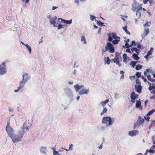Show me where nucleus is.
I'll use <instances>...</instances> for the list:
<instances>
[{"mask_svg":"<svg viewBox=\"0 0 155 155\" xmlns=\"http://www.w3.org/2000/svg\"><path fill=\"white\" fill-rule=\"evenodd\" d=\"M115 120V119L110 117H104L102 119L101 123L103 124H106V127H107L111 125Z\"/></svg>","mask_w":155,"mask_h":155,"instance_id":"1","label":"nucleus"},{"mask_svg":"<svg viewBox=\"0 0 155 155\" xmlns=\"http://www.w3.org/2000/svg\"><path fill=\"white\" fill-rule=\"evenodd\" d=\"M63 95L67 96L70 102L74 100V96L72 90L70 88L66 87L64 89Z\"/></svg>","mask_w":155,"mask_h":155,"instance_id":"2","label":"nucleus"},{"mask_svg":"<svg viewBox=\"0 0 155 155\" xmlns=\"http://www.w3.org/2000/svg\"><path fill=\"white\" fill-rule=\"evenodd\" d=\"M23 136V134L22 133L20 130H19L18 134H13L10 137L11 138L12 142L15 143L21 140Z\"/></svg>","mask_w":155,"mask_h":155,"instance_id":"3","label":"nucleus"},{"mask_svg":"<svg viewBox=\"0 0 155 155\" xmlns=\"http://www.w3.org/2000/svg\"><path fill=\"white\" fill-rule=\"evenodd\" d=\"M144 122V120L140 116L138 117V119L135 122L134 125L133 129H135L136 128H138L140 126L143 124Z\"/></svg>","mask_w":155,"mask_h":155,"instance_id":"4","label":"nucleus"},{"mask_svg":"<svg viewBox=\"0 0 155 155\" xmlns=\"http://www.w3.org/2000/svg\"><path fill=\"white\" fill-rule=\"evenodd\" d=\"M5 63L3 62L0 65V75H3L5 74L7 72Z\"/></svg>","mask_w":155,"mask_h":155,"instance_id":"5","label":"nucleus"},{"mask_svg":"<svg viewBox=\"0 0 155 155\" xmlns=\"http://www.w3.org/2000/svg\"><path fill=\"white\" fill-rule=\"evenodd\" d=\"M105 49L107 50H109V51L110 53H113L114 52V48L113 45L110 42L107 43Z\"/></svg>","mask_w":155,"mask_h":155,"instance_id":"6","label":"nucleus"},{"mask_svg":"<svg viewBox=\"0 0 155 155\" xmlns=\"http://www.w3.org/2000/svg\"><path fill=\"white\" fill-rule=\"evenodd\" d=\"M6 130L8 135L10 137L14 133L13 129L10 126L9 122L8 121L6 127Z\"/></svg>","mask_w":155,"mask_h":155,"instance_id":"7","label":"nucleus"},{"mask_svg":"<svg viewBox=\"0 0 155 155\" xmlns=\"http://www.w3.org/2000/svg\"><path fill=\"white\" fill-rule=\"evenodd\" d=\"M22 79L21 81L25 84L31 78V77L28 73H24L22 76Z\"/></svg>","mask_w":155,"mask_h":155,"instance_id":"8","label":"nucleus"},{"mask_svg":"<svg viewBox=\"0 0 155 155\" xmlns=\"http://www.w3.org/2000/svg\"><path fill=\"white\" fill-rule=\"evenodd\" d=\"M26 122H25L23 124L22 127H21V130H20L22 133L24 135L25 133V130H28L30 129V127L28 126L26 124Z\"/></svg>","mask_w":155,"mask_h":155,"instance_id":"9","label":"nucleus"},{"mask_svg":"<svg viewBox=\"0 0 155 155\" xmlns=\"http://www.w3.org/2000/svg\"><path fill=\"white\" fill-rule=\"evenodd\" d=\"M25 84L24 83H22V81H21L19 83V86L18 87L17 89L14 90V92L17 93L20 91V92H21L23 91L21 89L24 86Z\"/></svg>","mask_w":155,"mask_h":155,"instance_id":"10","label":"nucleus"},{"mask_svg":"<svg viewBox=\"0 0 155 155\" xmlns=\"http://www.w3.org/2000/svg\"><path fill=\"white\" fill-rule=\"evenodd\" d=\"M89 88L85 89H82L79 91L78 94L80 95H83L84 94H87L89 92Z\"/></svg>","mask_w":155,"mask_h":155,"instance_id":"11","label":"nucleus"},{"mask_svg":"<svg viewBox=\"0 0 155 155\" xmlns=\"http://www.w3.org/2000/svg\"><path fill=\"white\" fill-rule=\"evenodd\" d=\"M138 132L137 130H134L129 131L128 134L131 137H134L136 136L138 134Z\"/></svg>","mask_w":155,"mask_h":155,"instance_id":"12","label":"nucleus"},{"mask_svg":"<svg viewBox=\"0 0 155 155\" xmlns=\"http://www.w3.org/2000/svg\"><path fill=\"white\" fill-rule=\"evenodd\" d=\"M149 30L148 28H145L144 29L143 33L141 34V36L142 38H144L149 33Z\"/></svg>","mask_w":155,"mask_h":155,"instance_id":"13","label":"nucleus"},{"mask_svg":"<svg viewBox=\"0 0 155 155\" xmlns=\"http://www.w3.org/2000/svg\"><path fill=\"white\" fill-rule=\"evenodd\" d=\"M58 19L59 20L60 19L61 20L62 22H63V23H64L68 24L70 25V24H71L72 23V19L68 20H66L65 19H63V18H58Z\"/></svg>","mask_w":155,"mask_h":155,"instance_id":"14","label":"nucleus"},{"mask_svg":"<svg viewBox=\"0 0 155 155\" xmlns=\"http://www.w3.org/2000/svg\"><path fill=\"white\" fill-rule=\"evenodd\" d=\"M40 150L41 153L44 154H46L47 153V150L46 147L42 146L40 148Z\"/></svg>","mask_w":155,"mask_h":155,"instance_id":"15","label":"nucleus"},{"mask_svg":"<svg viewBox=\"0 0 155 155\" xmlns=\"http://www.w3.org/2000/svg\"><path fill=\"white\" fill-rule=\"evenodd\" d=\"M135 87L136 91L139 93H140L141 92V90L142 88V86L140 85H135Z\"/></svg>","mask_w":155,"mask_h":155,"instance_id":"16","label":"nucleus"},{"mask_svg":"<svg viewBox=\"0 0 155 155\" xmlns=\"http://www.w3.org/2000/svg\"><path fill=\"white\" fill-rule=\"evenodd\" d=\"M147 151H148L149 153H153L155 152V145H153L150 148V149H147Z\"/></svg>","mask_w":155,"mask_h":155,"instance_id":"17","label":"nucleus"},{"mask_svg":"<svg viewBox=\"0 0 155 155\" xmlns=\"http://www.w3.org/2000/svg\"><path fill=\"white\" fill-rule=\"evenodd\" d=\"M57 17L56 16H54L53 18L50 19L49 21L50 23L52 24H54L55 23V20L57 19Z\"/></svg>","mask_w":155,"mask_h":155,"instance_id":"18","label":"nucleus"},{"mask_svg":"<svg viewBox=\"0 0 155 155\" xmlns=\"http://www.w3.org/2000/svg\"><path fill=\"white\" fill-rule=\"evenodd\" d=\"M139 95L138 94H136L135 92L133 91L131 93L130 95V98H131L132 97L133 98H135V99H137Z\"/></svg>","mask_w":155,"mask_h":155,"instance_id":"19","label":"nucleus"},{"mask_svg":"<svg viewBox=\"0 0 155 155\" xmlns=\"http://www.w3.org/2000/svg\"><path fill=\"white\" fill-rule=\"evenodd\" d=\"M104 61L105 64H107L108 65L110 63V60L109 57H105Z\"/></svg>","mask_w":155,"mask_h":155,"instance_id":"20","label":"nucleus"},{"mask_svg":"<svg viewBox=\"0 0 155 155\" xmlns=\"http://www.w3.org/2000/svg\"><path fill=\"white\" fill-rule=\"evenodd\" d=\"M138 54H136L135 53H134L132 55V57L135 60H138L140 58L138 56Z\"/></svg>","mask_w":155,"mask_h":155,"instance_id":"21","label":"nucleus"},{"mask_svg":"<svg viewBox=\"0 0 155 155\" xmlns=\"http://www.w3.org/2000/svg\"><path fill=\"white\" fill-rule=\"evenodd\" d=\"M109 101V99H107L105 101H101L100 103V104L103 106V107H104L105 105Z\"/></svg>","mask_w":155,"mask_h":155,"instance_id":"22","label":"nucleus"},{"mask_svg":"<svg viewBox=\"0 0 155 155\" xmlns=\"http://www.w3.org/2000/svg\"><path fill=\"white\" fill-rule=\"evenodd\" d=\"M142 7L140 6L139 7L136 11V15H139V17L141 16V13L140 12V10L142 9Z\"/></svg>","mask_w":155,"mask_h":155,"instance_id":"23","label":"nucleus"},{"mask_svg":"<svg viewBox=\"0 0 155 155\" xmlns=\"http://www.w3.org/2000/svg\"><path fill=\"white\" fill-rule=\"evenodd\" d=\"M131 50L132 52H133L134 51L137 54H138L139 53V49L136 48H132L131 49Z\"/></svg>","mask_w":155,"mask_h":155,"instance_id":"24","label":"nucleus"},{"mask_svg":"<svg viewBox=\"0 0 155 155\" xmlns=\"http://www.w3.org/2000/svg\"><path fill=\"white\" fill-rule=\"evenodd\" d=\"M112 38L114 39H120V38L119 37H118L117 35V34L115 33H112L111 34Z\"/></svg>","mask_w":155,"mask_h":155,"instance_id":"25","label":"nucleus"},{"mask_svg":"<svg viewBox=\"0 0 155 155\" xmlns=\"http://www.w3.org/2000/svg\"><path fill=\"white\" fill-rule=\"evenodd\" d=\"M121 59V57L120 55L118 56H115V57L113 59H112V61H119V60Z\"/></svg>","mask_w":155,"mask_h":155,"instance_id":"26","label":"nucleus"},{"mask_svg":"<svg viewBox=\"0 0 155 155\" xmlns=\"http://www.w3.org/2000/svg\"><path fill=\"white\" fill-rule=\"evenodd\" d=\"M74 87L76 91L77 92H78L79 90L81 89L79 85L78 84L75 85L74 86Z\"/></svg>","mask_w":155,"mask_h":155,"instance_id":"27","label":"nucleus"},{"mask_svg":"<svg viewBox=\"0 0 155 155\" xmlns=\"http://www.w3.org/2000/svg\"><path fill=\"white\" fill-rule=\"evenodd\" d=\"M80 2H85L86 0H79ZM74 3H75L78 6H79V0H75Z\"/></svg>","mask_w":155,"mask_h":155,"instance_id":"28","label":"nucleus"},{"mask_svg":"<svg viewBox=\"0 0 155 155\" xmlns=\"http://www.w3.org/2000/svg\"><path fill=\"white\" fill-rule=\"evenodd\" d=\"M141 102L140 101H137L136 103V108H139L140 107L141 105Z\"/></svg>","mask_w":155,"mask_h":155,"instance_id":"29","label":"nucleus"},{"mask_svg":"<svg viewBox=\"0 0 155 155\" xmlns=\"http://www.w3.org/2000/svg\"><path fill=\"white\" fill-rule=\"evenodd\" d=\"M123 61L124 62H127V55L126 54H124L123 55Z\"/></svg>","mask_w":155,"mask_h":155,"instance_id":"30","label":"nucleus"},{"mask_svg":"<svg viewBox=\"0 0 155 155\" xmlns=\"http://www.w3.org/2000/svg\"><path fill=\"white\" fill-rule=\"evenodd\" d=\"M125 31L126 33L128 35H130V32L127 31V27L126 26H125L124 27H123L122 28Z\"/></svg>","mask_w":155,"mask_h":155,"instance_id":"31","label":"nucleus"},{"mask_svg":"<svg viewBox=\"0 0 155 155\" xmlns=\"http://www.w3.org/2000/svg\"><path fill=\"white\" fill-rule=\"evenodd\" d=\"M25 46H26L28 50L29 53L30 54H31V48L30 46H29L27 44H26V45H25Z\"/></svg>","mask_w":155,"mask_h":155,"instance_id":"32","label":"nucleus"},{"mask_svg":"<svg viewBox=\"0 0 155 155\" xmlns=\"http://www.w3.org/2000/svg\"><path fill=\"white\" fill-rule=\"evenodd\" d=\"M142 67L143 66L142 65L140 64H138L136 65L135 69L137 70H139L142 68Z\"/></svg>","mask_w":155,"mask_h":155,"instance_id":"33","label":"nucleus"},{"mask_svg":"<svg viewBox=\"0 0 155 155\" xmlns=\"http://www.w3.org/2000/svg\"><path fill=\"white\" fill-rule=\"evenodd\" d=\"M138 61L136 62L135 61H132L130 62V65L134 68L136 64Z\"/></svg>","mask_w":155,"mask_h":155,"instance_id":"34","label":"nucleus"},{"mask_svg":"<svg viewBox=\"0 0 155 155\" xmlns=\"http://www.w3.org/2000/svg\"><path fill=\"white\" fill-rule=\"evenodd\" d=\"M107 35L108 36V40L110 42L112 40V38L110 33H108Z\"/></svg>","mask_w":155,"mask_h":155,"instance_id":"35","label":"nucleus"},{"mask_svg":"<svg viewBox=\"0 0 155 155\" xmlns=\"http://www.w3.org/2000/svg\"><path fill=\"white\" fill-rule=\"evenodd\" d=\"M81 41L83 42V43L84 44H86L87 43L86 41L84 35L82 36Z\"/></svg>","mask_w":155,"mask_h":155,"instance_id":"36","label":"nucleus"},{"mask_svg":"<svg viewBox=\"0 0 155 155\" xmlns=\"http://www.w3.org/2000/svg\"><path fill=\"white\" fill-rule=\"evenodd\" d=\"M119 41L120 39H115L112 41V42L114 45H115L117 44Z\"/></svg>","mask_w":155,"mask_h":155,"instance_id":"37","label":"nucleus"},{"mask_svg":"<svg viewBox=\"0 0 155 155\" xmlns=\"http://www.w3.org/2000/svg\"><path fill=\"white\" fill-rule=\"evenodd\" d=\"M155 111V110L154 109H153L150 111L147 114V115L149 116L152 114Z\"/></svg>","mask_w":155,"mask_h":155,"instance_id":"38","label":"nucleus"},{"mask_svg":"<svg viewBox=\"0 0 155 155\" xmlns=\"http://www.w3.org/2000/svg\"><path fill=\"white\" fill-rule=\"evenodd\" d=\"M114 63H115L119 67H120L121 66V64L120 63L119 61H113Z\"/></svg>","mask_w":155,"mask_h":155,"instance_id":"39","label":"nucleus"},{"mask_svg":"<svg viewBox=\"0 0 155 155\" xmlns=\"http://www.w3.org/2000/svg\"><path fill=\"white\" fill-rule=\"evenodd\" d=\"M90 19L92 21H93L94 20H95V18H96L94 16L90 15Z\"/></svg>","mask_w":155,"mask_h":155,"instance_id":"40","label":"nucleus"},{"mask_svg":"<svg viewBox=\"0 0 155 155\" xmlns=\"http://www.w3.org/2000/svg\"><path fill=\"white\" fill-rule=\"evenodd\" d=\"M97 25H99V26H105L104 25H103L104 23L102 22H101L100 21H97Z\"/></svg>","mask_w":155,"mask_h":155,"instance_id":"41","label":"nucleus"},{"mask_svg":"<svg viewBox=\"0 0 155 155\" xmlns=\"http://www.w3.org/2000/svg\"><path fill=\"white\" fill-rule=\"evenodd\" d=\"M141 74V73L140 72H136V74H135L136 77L138 78H139L140 77Z\"/></svg>","mask_w":155,"mask_h":155,"instance_id":"42","label":"nucleus"},{"mask_svg":"<svg viewBox=\"0 0 155 155\" xmlns=\"http://www.w3.org/2000/svg\"><path fill=\"white\" fill-rule=\"evenodd\" d=\"M107 110V109L106 108H104L102 111V112L101 113V115H102V114H103L104 113H106Z\"/></svg>","mask_w":155,"mask_h":155,"instance_id":"43","label":"nucleus"},{"mask_svg":"<svg viewBox=\"0 0 155 155\" xmlns=\"http://www.w3.org/2000/svg\"><path fill=\"white\" fill-rule=\"evenodd\" d=\"M150 22H147L145 23L144 25L143 26L144 27L150 26Z\"/></svg>","mask_w":155,"mask_h":155,"instance_id":"44","label":"nucleus"},{"mask_svg":"<svg viewBox=\"0 0 155 155\" xmlns=\"http://www.w3.org/2000/svg\"><path fill=\"white\" fill-rule=\"evenodd\" d=\"M106 127H101L99 128V130L101 131H103L105 130V128Z\"/></svg>","mask_w":155,"mask_h":155,"instance_id":"45","label":"nucleus"},{"mask_svg":"<svg viewBox=\"0 0 155 155\" xmlns=\"http://www.w3.org/2000/svg\"><path fill=\"white\" fill-rule=\"evenodd\" d=\"M125 47L126 48H129V45L128 43L127 42H126V43L125 44V45L123 46V47L124 48Z\"/></svg>","mask_w":155,"mask_h":155,"instance_id":"46","label":"nucleus"},{"mask_svg":"<svg viewBox=\"0 0 155 155\" xmlns=\"http://www.w3.org/2000/svg\"><path fill=\"white\" fill-rule=\"evenodd\" d=\"M64 28L63 25H62L61 24H60L58 26V29L59 30L61 28Z\"/></svg>","mask_w":155,"mask_h":155,"instance_id":"47","label":"nucleus"},{"mask_svg":"<svg viewBox=\"0 0 155 155\" xmlns=\"http://www.w3.org/2000/svg\"><path fill=\"white\" fill-rule=\"evenodd\" d=\"M52 149L53 150V155H57L58 154V153L57 151L54 150V148H53Z\"/></svg>","mask_w":155,"mask_h":155,"instance_id":"48","label":"nucleus"},{"mask_svg":"<svg viewBox=\"0 0 155 155\" xmlns=\"http://www.w3.org/2000/svg\"><path fill=\"white\" fill-rule=\"evenodd\" d=\"M148 89L150 91H151L153 89H155V86H150Z\"/></svg>","mask_w":155,"mask_h":155,"instance_id":"49","label":"nucleus"},{"mask_svg":"<svg viewBox=\"0 0 155 155\" xmlns=\"http://www.w3.org/2000/svg\"><path fill=\"white\" fill-rule=\"evenodd\" d=\"M119 94L117 93H115L114 94V97L115 99H117L119 98L118 96H119Z\"/></svg>","mask_w":155,"mask_h":155,"instance_id":"50","label":"nucleus"},{"mask_svg":"<svg viewBox=\"0 0 155 155\" xmlns=\"http://www.w3.org/2000/svg\"><path fill=\"white\" fill-rule=\"evenodd\" d=\"M136 83L137 84H138L139 85H140L139 84H141V82L138 79H137L136 80Z\"/></svg>","mask_w":155,"mask_h":155,"instance_id":"51","label":"nucleus"},{"mask_svg":"<svg viewBox=\"0 0 155 155\" xmlns=\"http://www.w3.org/2000/svg\"><path fill=\"white\" fill-rule=\"evenodd\" d=\"M150 118V117H149V116H147V117L145 116L144 117V119L145 120L147 121H149Z\"/></svg>","mask_w":155,"mask_h":155,"instance_id":"52","label":"nucleus"},{"mask_svg":"<svg viewBox=\"0 0 155 155\" xmlns=\"http://www.w3.org/2000/svg\"><path fill=\"white\" fill-rule=\"evenodd\" d=\"M141 78L142 79H143L144 80V81L145 82H147V79L143 75H142L141 77Z\"/></svg>","mask_w":155,"mask_h":155,"instance_id":"53","label":"nucleus"},{"mask_svg":"<svg viewBox=\"0 0 155 155\" xmlns=\"http://www.w3.org/2000/svg\"><path fill=\"white\" fill-rule=\"evenodd\" d=\"M136 9H137V8L136 7H135L133 5H132V10L133 11L135 12Z\"/></svg>","mask_w":155,"mask_h":155,"instance_id":"54","label":"nucleus"},{"mask_svg":"<svg viewBox=\"0 0 155 155\" xmlns=\"http://www.w3.org/2000/svg\"><path fill=\"white\" fill-rule=\"evenodd\" d=\"M131 99V101H130L131 102H132L133 104H134L135 103V98H133L132 97Z\"/></svg>","mask_w":155,"mask_h":155,"instance_id":"55","label":"nucleus"},{"mask_svg":"<svg viewBox=\"0 0 155 155\" xmlns=\"http://www.w3.org/2000/svg\"><path fill=\"white\" fill-rule=\"evenodd\" d=\"M137 47L139 48H140L142 47L143 49L144 48V47H143L142 45H141L140 43H139V44L137 45Z\"/></svg>","mask_w":155,"mask_h":155,"instance_id":"56","label":"nucleus"},{"mask_svg":"<svg viewBox=\"0 0 155 155\" xmlns=\"http://www.w3.org/2000/svg\"><path fill=\"white\" fill-rule=\"evenodd\" d=\"M147 78L148 79V80L149 81H150L151 80V76L149 74L147 76Z\"/></svg>","mask_w":155,"mask_h":155,"instance_id":"57","label":"nucleus"},{"mask_svg":"<svg viewBox=\"0 0 155 155\" xmlns=\"http://www.w3.org/2000/svg\"><path fill=\"white\" fill-rule=\"evenodd\" d=\"M73 146V145L72 144H71L70 145L69 149L68 150H72L73 149L72 147Z\"/></svg>","mask_w":155,"mask_h":155,"instance_id":"58","label":"nucleus"},{"mask_svg":"<svg viewBox=\"0 0 155 155\" xmlns=\"http://www.w3.org/2000/svg\"><path fill=\"white\" fill-rule=\"evenodd\" d=\"M152 54V53H151V51H148L147 55L149 56L151 55Z\"/></svg>","mask_w":155,"mask_h":155,"instance_id":"59","label":"nucleus"},{"mask_svg":"<svg viewBox=\"0 0 155 155\" xmlns=\"http://www.w3.org/2000/svg\"><path fill=\"white\" fill-rule=\"evenodd\" d=\"M126 51L127 52H128V53H131V54L132 53L131 52V51H130V49L129 48H127V49H126Z\"/></svg>","mask_w":155,"mask_h":155,"instance_id":"60","label":"nucleus"},{"mask_svg":"<svg viewBox=\"0 0 155 155\" xmlns=\"http://www.w3.org/2000/svg\"><path fill=\"white\" fill-rule=\"evenodd\" d=\"M131 44H132V45H134V46H135L136 45V44L135 42L134 41H132Z\"/></svg>","mask_w":155,"mask_h":155,"instance_id":"61","label":"nucleus"},{"mask_svg":"<svg viewBox=\"0 0 155 155\" xmlns=\"http://www.w3.org/2000/svg\"><path fill=\"white\" fill-rule=\"evenodd\" d=\"M149 1H150V0H143V3L144 4H146Z\"/></svg>","mask_w":155,"mask_h":155,"instance_id":"62","label":"nucleus"},{"mask_svg":"<svg viewBox=\"0 0 155 155\" xmlns=\"http://www.w3.org/2000/svg\"><path fill=\"white\" fill-rule=\"evenodd\" d=\"M68 83L70 85H72L73 83V82L71 81H70L68 82Z\"/></svg>","mask_w":155,"mask_h":155,"instance_id":"63","label":"nucleus"},{"mask_svg":"<svg viewBox=\"0 0 155 155\" xmlns=\"http://www.w3.org/2000/svg\"><path fill=\"white\" fill-rule=\"evenodd\" d=\"M8 110L10 112H13V109L11 107H9L8 108Z\"/></svg>","mask_w":155,"mask_h":155,"instance_id":"64","label":"nucleus"}]
</instances>
